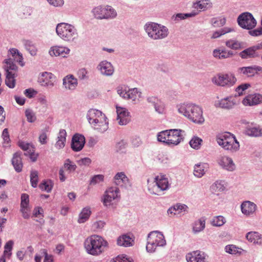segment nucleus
<instances>
[{"mask_svg":"<svg viewBox=\"0 0 262 262\" xmlns=\"http://www.w3.org/2000/svg\"><path fill=\"white\" fill-rule=\"evenodd\" d=\"M237 103L235 97H230L222 99L219 103V105L222 108L229 109L232 108Z\"/></svg>","mask_w":262,"mask_h":262,"instance_id":"nucleus-27","label":"nucleus"},{"mask_svg":"<svg viewBox=\"0 0 262 262\" xmlns=\"http://www.w3.org/2000/svg\"><path fill=\"white\" fill-rule=\"evenodd\" d=\"M4 68L6 72V84L10 88H13L15 85L14 77L17 70V66L13 63L12 59H5Z\"/></svg>","mask_w":262,"mask_h":262,"instance_id":"nucleus-9","label":"nucleus"},{"mask_svg":"<svg viewBox=\"0 0 262 262\" xmlns=\"http://www.w3.org/2000/svg\"><path fill=\"white\" fill-rule=\"evenodd\" d=\"M12 164L17 172H19L21 171L23 164L20 153L16 152L13 155Z\"/></svg>","mask_w":262,"mask_h":262,"instance_id":"nucleus-32","label":"nucleus"},{"mask_svg":"<svg viewBox=\"0 0 262 262\" xmlns=\"http://www.w3.org/2000/svg\"><path fill=\"white\" fill-rule=\"evenodd\" d=\"M64 168L69 172L74 171L77 167L76 165L69 159H67L64 164Z\"/></svg>","mask_w":262,"mask_h":262,"instance_id":"nucleus-52","label":"nucleus"},{"mask_svg":"<svg viewBox=\"0 0 262 262\" xmlns=\"http://www.w3.org/2000/svg\"><path fill=\"white\" fill-rule=\"evenodd\" d=\"M56 31L58 35L66 41L71 40L77 35L75 27L69 24L60 23L58 24Z\"/></svg>","mask_w":262,"mask_h":262,"instance_id":"nucleus-8","label":"nucleus"},{"mask_svg":"<svg viewBox=\"0 0 262 262\" xmlns=\"http://www.w3.org/2000/svg\"><path fill=\"white\" fill-rule=\"evenodd\" d=\"M249 34L253 36H257L262 35V26L256 29L249 31Z\"/></svg>","mask_w":262,"mask_h":262,"instance_id":"nucleus-63","label":"nucleus"},{"mask_svg":"<svg viewBox=\"0 0 262 262\" xmlns=\"http://www.w3.org/2000/svg\"><path fill=\"white\" fill-rule=\"evenodd\" d=\"M85 143L84 137L80 134H76L72 138L71 148L75 151H80Z\"/></svg>","mask_w":262,"mask_h":262,"instance_id":"nucleus-16","label":"nucleus"},{"mask_svg":"<svg viewBox=\"0 0 262 262\" xmlns=\"http://www.w3.org/2000/svg\"><path fill=\"white\" fill-rule=\"evenodd\" d=\"M105 225V223L102 221H98L93 224V228L95 230L102 229Z\"/></svg>","mask_w":262,"mask_h":262,"instance_id":"nucleus-58","label":"nucleus"},{"mask_svg":"<svg viewBox=\"0 0 262 262\" xmlns=\"http://www.w3.org/2000/svg\"><path fill=\"white\" fill-rule=\"evenodd\" d=\"M13 245V242L12 241H9L6 243L5 245L4 251V255L3 256H7L8 258H10L11 256L12 253L11 250L12 249Z\"/></svg>","mask_w":262,"mask_h":262,"instance_id":"nucleus-45","label":"nucleus"},{"mask_svg":"<svg viewBox=\"0 0 262 262\" xmlns=\"http://www.w3.org/2000/svg\"><path fill=\"white\" fill-rule=\"evenodd\" d=\"M178 112L195 123L202 124L205 121L202 109L198 105L183 104L179 106Z\"/></svg>","mask_w":262,"mask_h":262,"instance_id":"nucleus-2","label":"nucleus"},{"mask_svg":"<svg viewBox=\"0 0 262 262\" xmlns=\"http://www.w3.org/2000/svg\"><path fill=\"white\" fill-rule=\"evenodd\" d=\"M117 120L118 123L121 125H125L128 123L130 120V117L127 111L122 107H117Z\"/></svg>","mask_w":262,"mask_h":262,"instance_id":"nucleus-18","label":"nucleus"},{"mask_svg":"<svg viewBox=\"0 0 262 262\" xmlns=\"http://www.w3.org/2000/svg\"><path fill=\"white\" fill-rule=\"evenodd\" d=\"M107 245V242L98 235L89 236L84 243V248L87 253L93 256H98L102 254Z\"/></svg>","mask_w":262,"mask_h":262,"instance_id":"nucleus-1","label":"nucleus"},{"mask_svg":"<svg viewBox=\"0 0 262 262\" xmlns=\"http://www.w3.org/2000/svg\"><path fill=\"white\" fill-rule=\"evenodd\" d=\"M247 239L254 244H260L261 242L262 236L257 232H249L246 235Z\"/></svg>","mask_w":262,"mask_h":262,"instance_id":"nucleus-37","label":"nucleus"},{"mask_svg":"<svg viewBox=\"0 0 262 262\" xmlns=\"http://www.w3.org/2000/svg\"><path fill=\"white\" fill-rule=\"evenodd\" d=\"M187 262H204V257L199 251H193L186 255Z\"/></svg>","mask_w":262,"mask_h":262,"instance_id":"nucleus-29","label":"nucleus"},{"mask_svg":"<svg viewBox=\"0 0 262 262\" xmlns=\"http://www.w3.org/2000/svg\"><path fill=\"white\" fill-rule=\"evenodd\" d=\"M91 211L89 208H84L79 215L78 222L80 223L85 222L90 217Z\"/></svg>","mask_w":262,"mask_h":262,"instance_id":"nucleus-43","label":"nucleus"},{"mask_svg":"<svg viewBox=\"0 0 262 262\" xmlns=\"http://www.w3.org/2000/svg\"><path fill=\"white\" fill-rule=\"evenodd\" d=\"M205 227V220L201 218L196 221L193 224L192 230L194 233H199L204 230Z\"/></svg>","mask_w":262,"mask_h":262,"instance_id":"nucleus-40","label":"nucleus"},{"mask_svg":"<svg viewBox=\"0 0 262 262\" xmlns=\"http://www.w3.org/2000/svg\"><path fill=\"white\" fill-rule=\"evenodd\" d=\"M219 163L222 167L229 171H233L235 168L232 160L228 157H222L219 161Z\"/></svg>","mask_w":262,"mask_h":262,"instance_id":"nucleus-23","label":"nucleus"},{"mask_svg":"<svg viewBox=\"0 0 262 262\" xmlns=\"http://www.w3.org/2000/svg\"><path fill=\"white\" fill-rule=\"evenodd\" d=\"M188 207L185 205L177 204L170 208L167 213L171 216L172 215L181 216L187 211Z\"/></svg>","mask_w":262,"mask_h":262,"instance_id":"nucleus-22","label":"nucleus"},{"mask_svg":"<svg viewBox=\"0 0 262 262\" xmlns=\"http://www.w3.org/2000/svg\"><path fill=\"white\" fill-rule=\"evenodd\" d=\"M39 187L41 190L49 192L53 188V183L51 180L43 181L39 185Z\"/></svg>","mask_w":262,"mask_h":262,"instance_id":"nucleus-44","label":"nucleus"},{"mask_svg":"<svg viewBox=\"0 0 262 262\" xmlns=\"http://www.w3.org/2000/svg\"><path fill=\"white\" fill-rule=\"evenodd\" d=\"M166 244V241L163 234L157 231L150 232L147 237L146 250L149 252H154L157 247L163 246Z\"/></svg>","mask_w":262,"mask_h":262,"instance_id":"nucleus-4","label":"nucleus"},{"mask_svg":"<svg viewBox=\"0 0 262 262\" xmlns=\"http://www.w3.org/2000/svg\"><path fill=\"white\" fill-rule=\"evenodd\" d=\"M30 182L31 186L35 188L37 186L38 182V172L36 170H32L30 173Z\"/></svg>","mask_w":262,"mask_h":262,"instance_id":"nucleus-47","label":"nucleus"},{"mask_svg":"<svg viewBox=\"0 0 262 262\" xmlns=\"http://www.w3.org/2000/svg\"><path fill=\"white\" fill-rule=\"evenodd\" d=\"M256 205L250 201L244 202L241 205L242 212L247 215L253 214L256 210Z\"/></svg>","mask_w":262,"mask_h":262,"instance_id":"nucleus-26","label":"nucleus"},{"mask_svg":"<svg viewBox=\"0 0 262 262\" xmlns=\"http://www.w3.org/2000/svg\"><path fill=\"white\" fill-rule=\"evenodd\" d=\"M113 262H133V260L131 258L127 257L126 255H121L113 259Z\"/></svg>","mask_w":262,"mask_h":262,"instance_id":"nucleus-54","label":"nucleus"},{"mask_svg":"<svg viewBox=\"0 0 262 262\" xmlns=\"http://www.w3.org/2000/svg\"><path fill=\"white\" fill-rule=\"evenodd\" d=\"M145 31L148 36L153 39H163L168 34L166 27L154 23L146 24Z\"/></svg>","mask_w":262,"mask_h":262,"instance_id":"nucleus-5","label":"nucleus"},{"mask_svg":"<svg viewBox=\"0 0 262 262\" xmlns=\"http://www.w3.org/2000/svg\"><path fill=\"white\" fill-rule=\"evenodd\" d=\"M93 13L97 19H108L114 18L117 15L116 11L111 6H99L93 9Z\"/></svg>","mask_w":262,"mask_h":262,"instance_id":"nucleus-10","label":"nucleus"},{"mask_svg":"<svg viewBox=\"0 0 262 262\" xmlns=\"http://www.w3.org/2000/svg\"><path fill=\"white\" fill-rule=\"evenodd\" d=\"M202 140L197 137H194L189 142L190 146L194 149H199L200 147Z\"/></svg>","mask_w":262,"mask_h":262,"instance_id":"nucleus-50","label":"nucleus"},{"mask_svg":"<svg viewBox=\"0 0 262 262\" xmlns=\"http://www.w3.org/2000/svg\"><path fill=\"white\" fill-rule=\"evenodd\" d=\"M2 136L5 142L7 143L9 142L10 139L8 128H5L3 130Z\"/></svg>","mask_w":262,"mask_h":262,"instance_id":"nucleus-62","label":"nucleus"},{"mask_svg":"<svg viewBox=\"0 0 262 262\" xmlns=\"http://www.w3.org/2000/svg\"><path fill=\"white\" fill-rule=\"evenodd\" d=\"M119 190L118 187H111L108 188L104 193L103 199V205L105 206H111L113 201L117 200L119 197Z\"/></svg>","mask_w":262,"mask_h":262,"instance_id":"nucleus-13","label":"nucleus"},{"mask_svg":"<svg viewBox=\"0 0 262 262\" xmlns=\"http://www.w3.org/2000/svg\"><path fill=\"white\" fill-rule=\"evenodd\" d=\"M24 45L26 49L29 51L32 55H35L36 54L37 50L34 45L31 41L25 40L24 41Z\"/></svg>","mask_w":262,"mask_h":262,"instance_id":"nucleus-46","label":"nucleus"},{"mask_svg":"<svg viewBox=\"0 0 262 262\" xmlns=\"http://www.w3.org/2000/svg\"><path fill=\"white\" fill-rule=\"evenodd\" d=\"M38 81L42 85L52 87L56 81V77L51 73L46 72L39 77Z\"/></svg>","mask_w":262,"mask_h":262,"instance_id":"nucleus-15","label":"nucleus"},{"mask_svg":"<svg viewBox=\"0 0 262 262\" xmlns=\"http://www.w3.org/2000/svg\"><path fill=\"white\" fill-rule=\"evenodd\" d=\"M115 183L117 185L123 186L129 183V181L124 173L118 172L115 176Z\"/></svg>","mask_w":262,"mask_h":262,"instance_id":"nucleus-35","label":"nucleus"},{"mask_svg":"<svg viewBox=\"0 0 262 262\" xmlns=\"http://www.w3.org/2000/svg\"><path fill=\"white\" fill-rule=\"evenodd\" d=\"M41 253L45 256V259L43 262H52L53 259L52 256L51 255H49L48 254L47 251L45 249H43L41 250Z\"/></svg>","mask_w":262,"mask_h":262,"instance_id":"nucleus-64","label":"nucleus"},{"mask_svg":"<svg viewBox=\"0 0 262 262\" xmlns=\"http://www.w3.org/2000/svg\"><path fill=\"white\" fill-rule=\"evenodd\" d=\"M63 84L67 89L74 90L77 85V79L72 75L67 76L63 79Z\"/></svg>","mask_w":262,"mask_h":262,"instance_id":"nucleus-30","label":"nucleus"},{"mask_svg":"<svg viewBox=\"0 0 262 262\" xmlns=\"http://www.w3.org/2000/svg\"><path fill=\"white\" fill-rule=\"evenodd\" d=\"M226 47L229 49L238 50L245 48L244 43L235 39H230L225 42Z\"/></svg>","mask_w":262,"mask_h":262,"instance_id":"nucleus-28","label":"nucleus"},{"mask_svg":"<svg viewBox=\"0 0 262 262\" xmlns=\"http://www.w3.org/2000/svg\"><path fill=\"white\" fill-rule=\"evenodd\" d=\"M18 146L23 150L26 151V153L25 154L26 155H27L29 152H32L33 149L34 148L31 144L24 141H19Z\"/></svg>","mask_w":262,"mask_h":262,"instance_id":"nucleus-48","label":"nucleus"},{"mask_svg":"<svg viewBox=\"0 0 262 262\" xmlns=\"http://www.w3.org/2000/svg\"><path fill=\"white\" fill-rule=\"evenodd\" d=\"M225 250L226 252L231 254H235L238 252V248L233 245L226 246Z\"/></svg>","mask_w":262,"mask_h":262,"instance_id":"nucleus-56","label":"nucleus"},{"mask_svg":"<svg viewBox=\"0 0 262 262\" xmlns=\"http://www.w3.org/2000/svg\"><path fill=\"white\" fill-rule=\"evenodd\" d=\"M212 4L210 0H198L193 4V7L200 11H205L212 7Z\"/></svg>","mask_w":262,"mask_h":262,"instance_id":"nucleus-34","label":"nucleus"},{"mask_svg":"<svg viewBox=\"0 0 262 262\" xmlns=\"http://www.w3.org/2000/svg\"><path fill=\"white\" fill-rule=\"evenodd\" d=\"M250 87V84L249 83H243L239 85L236 89V92L238 94V96L242 95L243 94L244 91L247 90L248 88Z\"/></svg>","mask_w":262,"mask_h":262,"instance_id":"nucleus-55","label":"nucleus"},{"mask_svg":"<svg viewBox=\"0 0 262 262\" xmlns=\"http://www.w3.org/2000/svg\"><path fill=\"white\" fill-rule=\"evenodd\" d=\"M154 182L155 184H149L148 187V191L151 194L161 195L170 187L168 178L164 175L157 176L155 178Z\"/></svg>","mask_w":262,"mask_h":262,"instance_id":"nucleus-6","label":"nucleus"},{"mask_svg":"<svg viewBox=\"0 0 262 262\" xmlns=\"http://www.w3.org/2000/svg\"><path fill=\"white\" fill-rule=\"evenodd\" d=\"M208 168V165L206 163L195 164L194 166V175L198 178H201L204 175Z\"/></svg>","mask_w":262,"mask_h":262,"instance_id":"nucleus-31","label":"nucleus"},{"mask_svg":"<svg viewBox=\"0 0 262 262\" xmlns=\"http://www.w3.org/2000/svg\"><path fill=\"white\" fill-rule=\"evenodd\" d=\"M226 222L225 218L221 215L214 217L211 222V224L214 226H221Z\"/></svg>","mask_w":262,"mask_h":262,"instance_id":"nucleus-49","label":"nucleus"},{"mask_svg":"<svg viewBox=\"0 0 262 262\" xmlns=\"http://www.w3.org/2000/svg\"><path fill=\"white\" fill-rule=\"evenodd\" d=\"M25 116L27 120L29 122H34L36 119L35 113L31 110L27 109L25 111Z\"/></svg>","mask_w":262,"mask_h":262,"instance_id":"nucleus-51","label":"nucleus"},{"mask_svg":"<svg viewBox=\"0 0 262 262\" xmlns=\"http://www.w3.org/2000/svg\"><path fill=\"white\" fill-rule=\"evenodd\" d=\"M104 115V114L99 110L91 109L88 112L87 118L89 123L92 125L95 123V121H98L99 118Z\"/></svg>","mask_w":262,"mask_h":262,"instance_id":"nucleus-25","label":"nucleus"},{"mask_svg":"<svg viewBox=\"0 0 262 262\" xmlns=\"http://www.w3.org/2000/svg\"><path fill=\"white\" fill-rule=\"evenodd\" d=\"M20 212L24 219H29L30 217V208L29 205L20 206Z\"/></svg>","mask_w":262,"mask_h":262,"instance_id":"nucleus-53","label":"nucleus"},{"mask_svg":"<svg viewBox=\"0 0 262 262\" xmlns=\"http://www.w3.org/2000/svg\"><path fill=\"white\" fill-rule=\"evenodd\" d=\"M238 25L243 29L251 30L256 25V20L253 16L249 12L240 14L237 19Z\"/></svg>","mask_w":262,"mask_h":262,"instance_id":"nucleus-12","label":"nucleus"},{"mask_svg":"<svg viewBox=\"0 0 262 262\" xmlns=\"http://www.w3.org/2000/svg\"><path fill=\"white\" fill-rule=\"evenodd\" d=\"M258 72H262V67L258 66L241 67L237 70L238 74L246 77L254 76Z\"/></svg>","mask_w":262,"mask_h":262,"instance_id":"nucleus-14","label":"nucleus"},{"mask_svg":"<svg viewBox=\"0 0 262 262\" xmlns=\"http://www.w3.org/2000/svg\"><path fill=\"white\" fill-rule=\"evenodd\" d=\"M217 143L228 150L232 152L236 151L239 148V142L235 136L230 133H226L217 139Z\"/></svg>","mask_w":262,"mask_h":262,"instance_id":"nucleus-7","label":"nucleus"},{"mask_svg":"<svg viewBox=\"0 0 262 262\" xmlns=\"http://www.w3.org/2000/svg\"><path fill=\"white\" fill-rule=\"evenodd\" d=\"M213 55L216 58L222 59L232 57L234 54L231 50L218 49L213 50Z\"/></svg>","mask_w":262,"mask_h":262,"instance_id":"nucleus-24","label":"nucleus"},{"mask_svg":"<svg viewBox=\"0 0 262 262\" xmlns=\"http://www.w3.org/2000/svg\"><path fill=\"white\" fill-rule=\"evenodd\" d=\"M184 131L181 129H172L160 132L158 136V140L168 145H177L183 141Z\"/></svg>","mask_w":262,"mask_h":262,"instance_id":"nucleus-3","label":"nucleus"},{"mask_svg":"<svg viewBox=\"0 0 262 262\" xmlns=\"http://www.w3.org/2000/svg\"><path fill=\"white\" fill-rule=\"evenodd\" d=\"M66 131L64 129L60 130L58 134V140L55 144L56 148L61 149L64 146L66 141Z\"/></svg>","mask_w":262,"mask_h":262,"instance_id":"nucleus-38","label":"nucleus"},{"mask_svg":"<svg viewBox=\"0 0 262 262\" xmlns=\"http://www.w3.org/2000/svg\"><path fill=\"white\" fill-rule=\"evenodd\" d=\"M212 81L219 86L230 87L235 83L236 78L231 73L219 74L213 78Z\"/></svg>","mask_w":262,"mask_h":262,"instance_id":"nucleus-11","label":"nucleus"},{"mask_svg":"<svg viewBox=\"0 0 262 262\" xmlns=\"http://www.w3.org/2000/svg\"><path fill=\"white\" fill-rule=\"evenodd\" d=\"M245 106H253L262 103V95L253 94L247 96L242 101Z\"/></svg>","mask_w":262,"mask_h":262,"instance_id":"nucleus-17","label":"nucleus"},{"mask_svg":"<svg viewBox=\"0 0 262 262\" xmlns=\"http://www.w3.org/2000/svg\"><path fill=\"white\" fill-rule=\"evenodd\" d=\"M70 50L67 47L62 46L52 47L49 51L51 56H61L66 57L70 53Z\"/></svg>","mask_w":262,"mask_h":262,"instance_id":"nucleus-19","label":"nucleus"},{"mask_svg":"<svg viewBox=\"0 0 262 262\" xmlns=\"http://www.w3.org/2000/svg\"><path fill=\"white\" fill-rule=\"evenodd\" d=\"M141 93L139 92L137 88H134L125 92L122 97L133 101H136L141 97Z\"/></svg>","mask_w":262,"mask_h":262,"instance_id":"nucleus-36","label":"nucleus"},{"mask_svg":"<svg viewBox=\"0 0 262 262\" xmlns=\"http://www.w3.org/2000/svg\"><path fill=\"white\" fill-rule=\"evenodd\" d=\"M239 55L242 59L254 58L258 56L252 47L242 51L239 53Z\"/></svg>","mask_w":262,"mask_h":262,"instance_id":"nucleus-33","label":"nucleus"},{"mask_svg":"<svg viewBox=\"0 0 262 262\" xmlns=\"http://www.w3.org/2000/svg\"><path fill=\"white\" fill-rule=\"evenodd\" d=\"M92 126L98 132L103 133L106 131L108 128V122L105 115H104L99 118L98 121H95V123Z\"/></svg>","mask_w":262,"mask_h":262,"instance_id":"nucleus-21","label":"nucleus"},{"mask_svg":"<svg viewBox=\"0 0 262 262\" xmlns=\"http://www.w3.org/2000/svg\"><path fill=\"white\" fill-rule=\"evenodd\" d=\"M133 240L129 236L126 235L120 236L117 239V244L119 246L129 247L133 245Z\"/></svg>","mask_w":262,"mask_h":262,"instance_id":"nucleus-39","label":"nucleus"},{"mask_svg":"<svg viewBox=\"0 0 262 262\" xmlns=\"http://www.w3.org/2000/svg\"><path fill=\"white\" fill-rule=\"evenodd\" d=\"M98 69L101 73L105 76H111L114 72L112 64L107 61L101 62L98 66Z\"/></svg>","mask_w":262,"mask_h":262,"instance_id":"nucleus-20","label":"nucleus"},{"mask_svg":"<svg viewBox=\"0 0 262 262\" xmlns=\"http://www.w3.org/2000/svg\"><path fill=\"white\" fill-rule=\"evenodd\" d=\"M132 145L134 147H138L142 144V141L139 137H133L131 140Z\"/></svg>","mask_w":262,"mask_h":262,"instance_id":"nucleus-57","label":"nucleus"},{"mask_svg":"<svg viewBox=\"0 0 262 262\" xmlns=\"http://www.w3.org/2000/svg\"><path fill=\"white\" fill-rule=\"evenodd\" d=\"M8 59H12L13 63H14V61L18 62L21 66H24V63H23V56L20 53L16 55V56L14 58H9Z\"/></svg>","mask_w":262,"mask_h":262,"instance_id":"nucleus-61","label":"nucleus"},{"mask_svg":"<svg viewBox=\"0 0 262 262\" xmlns=\"http://www.w3.org/2000/svg\"><path fill=\"white\" fill-rule=\"evenodd\" d=\"M247 135L251 137L262 136V128L250 127L248 128L246 130Z\"/></svg>","mask_w":262,"mask_h":262,"instance_id":"nucleus-42","label":"nucleus"},{"mask_svg":"<svg viewBox=\"0 0 262 262\" xmlns=\"http://www.w3.org/2000/svg\"><path fill=\"white\" fill-rule=\"evenodd\" d=\"M225 189L224 182L216 181L211 186V190L212 192L219 194V192L223 191Z\"/></svg>","mask_w":262,"mask_h":262,"instance_id":"nucleus-41","label":"nucleus"},{"mask_svg":"<svg viewBox=\"0 0 262 262\" xmlns=\"http://www.w3.org/2000/svg\"><path fill=\"white\" fill-rule=\"evenodd\" d=\"M29 195L26 193H23L21 195L20 206L29 205Z\"/></svg>","mask_w":262,"mask_h":262,"instance_id":"nucleus-59","label":"nucleus"},{"mask_svg":"<svg viewBox=\"0 0 262 262\" xmlns=\"http://www.w3.org/2000/svg\"><path fill=\"white\" fill-rule=\"evenodd\" d=\"M104 176L102 174L96 175L92 178L91 184H95L103 181Z\"/></svg>","mask_w":262,"mask_h":262,"instance_id":"nucleus-60","label":"nucleus"}]
</instances>
